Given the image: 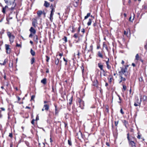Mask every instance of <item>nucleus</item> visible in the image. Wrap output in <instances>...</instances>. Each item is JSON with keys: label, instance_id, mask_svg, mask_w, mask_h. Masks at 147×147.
<instances>
[{"label": "nucleus", "instance_id": "1", "mask_svg": "<svg viewBox=\"0 0 147 147\" xmlns=\"http://www.w3.org/2000/svg\"><path fill=\"white\" fill-rule=\"evenodd\" d=\"M5 2L8 5H12V7L9 8V9L12 11L14 9L16 6V3H15L13 0H4Z\"/></svg>", "mask_w": 147, "mask_h": 147}, {"label": "nucleus", "instance_id": "2", "mask_svg": "<svg viewBox=\"0 0 147 147\" xmlns=\"http://www.w3.org/2000/svg\"><path fill=\"white\" fill-rule=\"evenodd\" d=\"M7 34L9 38V40L10 43L13 42L15 38L14 36L9 31L7 32Z\"/></svg>", "mask_w": 147, "mask_h": 147}, {"label": "nucleus", "instance_id": "3", "mask_svg": "<svg viewBox=\"0 0 147 147\" xmlns=\"http://www.w3.org/2000/svg\"><path fill=\"white\" fill-rule=\"evenodd\" d=\"M55 12V9L53 7L51 8V14L50 15V20L51 21H52V20L53 19V16L54 14V13Z\"/></svg>", "mask_w": 147, "mask_h": 147}, {"label": "nucleus", "instance_id": "4", "mask_svg": "<svg viewBox=\"0 0 147 147\" xmlns=\"http://www.w3.org/2000/svg\"><path fill=\"white\" fill-rule=\"evenodd\" d=\"M127 69V68H125V69L122 68L121 70V72H122L124 74L125 76H127L128 75V73L126 71V69Z\"/></svg>", "mask_w": 147, "mask_h": 147}, {"label": "nucleus", "instance_id": "5", "mask_svg": "<svg viewBox=\"0 0 147 147\" xmlns=\"http://www.w3.org/2000/svg\"><path fill=\"white\" fill-rule=\"evenodd\" d=\"M5 49L6 50V53H9L10 52L11 49L9 48V45L6 44L5 45Z\"/></svg>", "mask_w": 147, "mask_h": 147}, {"label": "nucleus", "instance_id": "6", "mask_svg": "<svg viewBox=\"0 0 147 147\" xmlns=\"http://www.w3.org/2000/svg\"><path fill=\"white\" fill-rule=\"evenodd\" d=\"M37 20L35 18L33 20V21L32 22V25L34 27H36V24H37Z\"/></svg>", "mask_w": 147, "mask_h": 147}, {"label": "nucleus", "instance_id": "7", "mask_svg": "<svg viewBox=\"0 0 147 147\" xmlns=\"http://www.w3.org/2000/svg\"><path fill=\"white\" fill-rule=\"evenodd\" d=\"M30 31L31 33L34 34H35L36 32V30L32 27H31Z\"/></svg>", "mask_w": 147, "mask_h": 147}, {"label": "nucleus", "instance_id": "8", "mask_svg": "<svg viewBox=\"0 0 147 147\" xmlns=\"http://www.w3.org/2000/svg\"><path fill=\"white\" fill-rule=\"evenodd\" d=\"M98 66L100 68L101 70H102L104 72L105 71L103 69V65L101 64V63H99L98 64Z\"/></svg>", "mask_w": 147, "mask_h": 147}, {"label": "nucleus", "instance_id": "9", "mask_svg": "<svg viewBox=\"0 0 147 147\" xmlns=\"http://www.w3.org/2000/svg\"><path fill=\"white\" fill-rule=\"evenodd\" d=\"M42 13H43L42 11H40V10L38 11L37 12V14L38 15V16L39 17H40L41 16V15L42 14Z\"/></svg>", "mask_w": 147, "mask_h": 147}, {"label": "nucleus", "instance_id": "10", "mask_svg": "<svg viewBox=\"0 0 147 147\" xmlns=\"http://www.w3.org/2000/svg\"><path fill=\"white\" fill-rule=\"evenodd\" d=\"M129 144L132 146V147H135V144L134 142L131 141H129Z\"/></svg>", "mask_w": 147, "mask_h": 147}, {"label": "nucleus", "instance_id": "11", "mask_svg": "<svg viewBox=\"0 0 147 147\" xmlns=\"http://www.w3.org/2000/svg\"><path fill=\"white\" fill-rule=\"evenodd\" d=\"M8 8V7L6 5L4 7H3L2 11L4 13H5V12L6 10Z\"/></svg>", "mask_w": 147, "mask_h": 147}, {"label": "nucleus", "instance_id": "12", "mask_svg": "<svg viewBox=\"0 0 147 147\" xmlns=\"http://www.w3.org/2000/svg\"><path fill=\"white\" fill-rule=\"evenodd\" d=\"M44 108H45V110L47 111L49 109V107L48 105L45 104L44 106Z\"/></svg>", "mask_w": 147, "mask_h": 147}, {"label": "nucleus", "instance_id": "13", "mask_svg": "<svg viewBox=\"0 0 147 147\" xmlns=\"http://www.w3.org/2000/svg\"><path fill=\"white\" fill-rule=\"evenodd\" d=\"M109 59H108V61H106V64H107V68L108 69H110L111 68V66L110 65H109Z\"/></svg>", "mask_w": 147, "mask_h": 147}, {"label": "nucleus", "instance_id": "14", "mask_svg": "<svg viewBox=\"0 0 147 147\" xmlns=\"http://www.w3.org/2000/svg\"><path fill=\"white\" fill-rule=\"evenodd\" d=\"M121 80L119 82V83H120L122 81H125L126 79L125 78H123L121 76H120Z\"/></svg>", "mask_w": 147, "mask_h": 147}, {"label": "nucleus", "instance_id": "15", "mask_svg": "<svg viewBox=\"0 0 147 147\" xmlns=\"http://www.w3.org/2000/svg\"><path fill=\"white\" fill-rule=\"evenodd\" d=\"M44 5L46 7H47L49 6V4L47 1H45Z\"/></svg>", "mask_w": 147, "mask_h": 147}, {"label": "nucleus", "instance_id": "16", "mask_svg": "<svg viewBox=\"0 0 147 147\" xmlns=\"http://www.w3.org/2000/svg\"><path fill=\"white\" fill-rule=\"evenodd\" d=\"M46 79L44 78L41 81V82L44 84H45L46 83Z\"/></svg>", "mask_w": 147, "mask_h": 147}, {"label": "nucleus", "instance_id": "17", "mask_svg": "<svg viewBox=\"0 0 147 147\" xmlns=\"http://www.w3.org/2000/svg\"><path fill=\"white\" fill-rule=\"evenodd\" d=\"M140 57H139V55L138 54H137L135 57V60H139L140 59Z\"/></svg>", "mask_w": 147, "mask_h": 147}, {"label": "nucleus", "instance_id": "18", "mask_svg": "<svg viewBox=\"0 0 147 147\" xmlns=\"http://www.w3.org/2000/svg\"><path fill=\"white\" fill-rule=\"evenodd\" d=\"M146 96H144L142 97H141L140 99H142L144 101H145L146 100Z\"/></svg>", "mask_w": 147, "mask_h": 147}, {"label": "nucleus", "instance_id": "19", "mask_svg": "<svg viewBox=\"0 0 147 147\" xmlns=\"http://www.w3.org/2000/svg\"><path fill=\"white\" fill-rule=\"evenodd\" d=\"M30 52L31 54V55L32 56H34L35 55V52L33 51L32 49H31L30 50Z\"/></svg>", "mask_w": 147, "mask_h": 147}, {"label": "nucleus", "instance_id": "20", "mask_svg": "<svg viewBox=\"0 0 147 147\" xmlns=\"http://www.w3.org/2000/svg\"><path fill=\"white\" fill-rule=\"evenodd\" d=\"M98 56H99L100 57L102 58H103L102 55V54L100 52H98Z\"/></svg>", "mask_w": 147, "mask_h": 147}, {"label": "nucleus", "instance_id": "21", "mask_svg": "<svg viewBox=\"0 0 147 147\" xmlns=\"http://www.w3.org/2000/svg\"><path fill=\"white\" fill-rule=\"evenodd\" d=\"M92 22V20L91 19H89V21L88 22L87 24L89 26L91 25V24Z\"/></svg>", "mask_w": 147, "mask_h": 147}, {"label": "nucleus", "instance_id": "22", "mask_svg": "<svg viewBox=\"0 0 147 147\" xmlns=\"http://www.w3.org/2000/svg\"><path fill=\"white\" fill-rule=\"evenodd\" d=\"M90 13H88L87 15L85 17L84 19H87L90 16Z\"/></svg>", "mask_w": 147, "mask_h": 147}, {"label": "nucleus", "instance_id": "23", "mask_svg": "<svg viewBox=\"0 0 147 147\" xmlns=\"http://www.w3.org/2000/svg\"><path fill=\"white\" fill-rule=\"evenodd\" d=\"M123 91H125L126 90V87L124 85H123Z\"/></svg>", "mask_w": 147, "mask_h": 147}, {"label": "nucleus", "instance_id": "24", "mask_svg": "<svg viewBox=\"0 0 147 147\" xmlns=\"http://www.w3.org/2000/svg\"><path fill=\"white\" fill-rule=\"evenodd\" d=\"M141 102V99L140 100L138 99V100H137V103H138L139 105L140 104Z\"/></svg>", "mask_w": 147, "mask_h": 147}, {"label": "nucleus", "instance_id": "25", "mask_svg": "<svg viewBox=\"0 0 147 147\" xmlns=\"http://www.w3.org/2000/svg\"><path fill=\"white\" fill-rule=\"evenodd\" d=\"M59 59L58 58H57V59H56V60L55 61V63L56 65H57L59 63Z\"/></svg>", "mask_w": 147, "mask_h": 147}, {"label": "nucleus", "instance_id": "26", "mask_svg": "<svg viewBox=\"0 0 147 147\" xmlns=\"http://www.w3.org/2000/svg\"><path fill=\"white\" fill-rule=\"evenodd\" d=\"M63 40L65 41V42H66L67 41V38L65 36L64 38H63Z\"/></svg>", "mask_w": 147, "mask_h": 147}, {"label": "nucleus", "instance_id": "27", "mask_svg": "<svg viewBox=\"0 0 147 147\" xmlns=\"http://www.w3.org/2000/svg\"><path fill=\"white\" fill-rule=\"evenodd\" d=\"M35 60L34 58V57H33L31 59V64H32L34 62Z\"/></svg>", "mask_w": 147, "mask_h": 147}, {"label": "nucleus", "instance_id": "28", "mask_svg": "<svg viewBox=\"0 0 147 147\" xmlns=\"http://www.w3.org/2000/svg\"><path fill=\"white\" fill-rule=\"evenodd\" d=\"M7 62V60L6 59H5L3 63V65H4Z\"/></svg>", "mask_w": 147, "mask_h": 147}, {"label": "nucleus", "instance_id": "29", "mask_svg": "<svg viewBox=\"0 0 147 147\" xmlns=\"http://www.w3.org/2000/svg\"><path fill=\"white\" fill-rule=\"evenodd\" d=\"M68 144L70 146H71L72 145V144H71V141L69 140H68Z\"/></svg>", "mask_w": 147, "mask_h": 147}, {"label": "nucleus", "instance_id": "30", "mask_svg": "<svg viewBox=\"0 0 147 147\" xmlns=\"http://www.w3.org/2000/svg\"><path fill=\"white\" fill-rule=\"evenodd\" d=\"M97 83V80H96V81L94 83V84H93V86H96Z\"/></svg>", "mask_w": 147, "mask_h": 147}, {"label": "nucleus", "instance_id": "31", "mask_svg": "<svg viewBox=\"0 0 147 147\" xmlns=\"http://www.w3.org/2000/svg\"><path fill=\"white\" fill-rule=\"evenodd\" d=\"M55 114L56 115H57L58 113V112H57L56 106V105L55 106Z\"/></svg>", "mask_w": 147, "mask_h": 147}, {"label": "nucleus", "instance_id": "32", "mask_svg": "<svg viewBox=\"0 0 147 147\" xmlns=\"http://www.w3.org/2000/svg\"><path fill=\"white\" fill-rule=\"evenodd\" d=\"M35 96L34 95L32 96H31V100H33L35 98Z\"/></svg>", "mask_w": 147, "mask_h": 147}, {"label": "nucleus", "instance_id": "33", "mask_svg": "<svg viewBox=\"0 0 147 147\" xmlns=\"http://www.w3.org/2000/svg\"><path fill=\"white\" fill-rule=\"evenodd\" d=\"M47 59L46 61L47 62H48L49 59V58L47 56H46Z\"/></svg>", "mask_w": 147, "mask_h": 147}, {"label": "nucleus", "instance_id": "34", "mask_svg": "<svg viewBox=\"0 0 147 147\" xmlns=\"http://www.w3.org/2000/svg\"><path fill=\"white\" fill-rule=\"evenodd\" d=\"M74 37H75V38H76L78 37V35L77 34H74Z\"/></svg>", "mask_w": 147, "mask_h": 147}, {"label": "nucleus", "instance_id": "35", "mask_svg": "<svg viewBox=\"0 0 147 147\" xmlns=\"http://www.w3.org/2000/svg\"><path fill=\"white\" fill-rule=\"evenodd\" d=\"M144 48L146 50H147V44L144 45Z\"/></svg>", "mask_w": 147, "mask_h": 147}, {"label": "nucleus", "instance_id": "36", "mask_svg": "<svg viewBox=\"0 0 147 147\" xmlns=\"http://www.w3.org/2000/svg\"><path fill=\"white\" fill-rule=\"evenodd\" d=\"M120 112L122 114H124V113L123 112L122 109L120 110Z\"/></svg>", "mask_w": 147, "mask_h": 147}, {"label": "nucleus", "instance_id": "37", "mask_svg": "<svg viewBox=\"0 0 147 147\" xmlns=\"http://www.w3.org/2000/svg\"><path fill=\"white\" fill-rule=\"evenodd\" d=\"M103 47H105V48H106V49H107V46L105 44H103Z\"/></svg>", "mask_w": 147, "mask_h": 147}, {"label": "nucleus", "instance_id": "38", "mask_svg": "<svg viewBox=\"0 0 147 147\" xmlns=\"http://www.w3.org/2000/svg\"><path fill=\"white\" fill-rule=\"evenodd\" d=\"M139 105V104H138V103H135L134 104V105L135 106H137Z\"/></svg>", "mask_w": 147, "mask_h": 147}, {"label": "nucleus", "instance_id": "39", "mask_svg": "<svg viewBox=\"0 0 147 147\" xmlns=\"http://www.w3.org/2000/svg\"><path fill=\"white\" fill-rule=\"evenodd\" d=\"M127 139H128V141H129L130 139H129V134H127Z\"/></svg>", "mask_w": 147, "mask_h": 147}, {"label": "nucleus", "instance_id": "40", "mask_svg": "<svg viewBox=\"0 0 147 147\" xmlns=\"http://www.w3.org/2000/svg\"><path fill=\"white\" fill-rule=\"evenodd\" d=\"M118 123V121H117V122H115V126H117V124Z\"/></svg>", "mask_w": 147, "mask_h": 147}, {"label": "nucleus", "instance_id": "41", "mask_svg": "<svg viewBox=\"0 0 147 147\" xmlns=\"http://www.w3.org/2000/svg\"><path fill=\"white\" fill-rule=\"evenodd\" d=\"M128 34V32L126 31H124V34L125 35H127Z\"/></svg>", "mask_w": 147, "mask_h": 147}, {"label": "nucleus", "instance_id": "42", "mask_svg": "<svg viewBox=\"0 0 147 147\" xmlns=\"http://www.w3.org/2000/svg\"><path fill=\"white\" fill-rule=\"evenodd\" d=\"M34 119H33L32 121H31V123L32 124H34Z\"/></svg>", "mask_w": 147, "mask_h": 147}, {"label": "nucleus", "instance_id": "43", "mask_svg": "<svg viewBox=\"0 0 147 147\" xmlns=\"http://www.w3.org/2000/svg\"><path fill=\"white\" fill-rule=\"evenodd\" d=\"M16 46L17 47H21V45L20 44H18V43H17Z\"/></svg>", "mask_w": 147, "mask_h": 147}, {"label": "nucleus", "instance_id": "44", "mask_svg": "<svg viewBox=\"0 0 147 147\" xmlns=\"http://www.w3.org/2000/svg\"><path fill=\"white\" fill-rule=\"evenodd\" d=\"M81 69H82V73H83L84 72V67H83V66H82L81 67Z\"/></svg>", "mask_w": 147, "mask_h": 147}, {"label": "nucleus", "instance_id": "45", "mask_svg": "<svg viewBox=\"0 0 147 147\" xmlns=\"http://www.w3.org/2000/svg\"><path fill=\"white\" fill-rule=\"evenodd\" d=\"M38 120H39V117L38 115H37L36 118V120L37 121Z\"/></svg>", "mask_w": 147, "mask_h": 147}, {"label": "nucleus", "instance_id": "46", "mask_svg": "<svg viewBox=\"0 0 147 147\" xmlns=\"http://www.w3.org/2000/svg\"><path fill=\"white\" fill-rule=\"evenodd\" d=\"M12 133H9V136L11 137H12Z\"/></svg>", "mask_w": 147, "mask_h": 147}, {"label": "nucleus", "instance_id": "47", "mask_svg": "<svg viewBox=\"0 0 147 147\" xmlns=\"http://www.w3.org/2000/svg\"><path fill=\"white\" fill-rule=\"evenodd\" d=\"M1 109L3 111H5V109L1 107Z\"/></svg>", "mask_w": 147, "mask_h": 147}, {"label": "nucleus", "instance_id": "48", "mask_svg": "<svg viewBox=\"0 0 147 147\" xmlns=\"http://www.w3.org/2000/svg\"><path fill=\"white\" fill-rule=\"evenodd\" d=\"M137 138H138V139H140V136L139 135H138V136H137Z\"/></svg>", "mask_w": 147, "mask_h": 147}, {"label": "nucleus", "instance_id": "49", "mask_svg": "<svg viewBox=\"0 0 147 147\" xmlns=\"http://www.w3.org/2000/svg\"><path fill=\"white\" fill-rule=\"evenodd\" d=\"M42 12H43L42 14H43L44 15V16L45 17V12L44 11H42Z\"/></svg>", "mask_w": 147, "mask_h": 147}, {"label": "nucleus", "instance_id": "50", "mask_svg": "<svg viewBox=\"0 0 147 147\" xmlns=\"http://www.w3.org/2000/svg\"><path fill=\"white\" fill-rule=\"evenodd\" d=\"M132 65L134 67H135L136 66V65L134 63H132Z\"/></svg>", "mask_w": 147, "mask_h": 147}, {"label": "nucleus", "instance_id": "51", "mask_svg": "<svg viewBox=\"0 0 147 147\" xmlns=\"http://www.w3.org/2000/svg\"><path fill=\"white\" fill-rule=\"evenodd\" d=\"M63 60L65 61L66 62H67V61L66 60V59H65V58H63Z\"/></svg>", "mask_w": 147, "mask_h": 147}, {"label": "nucleus", "instance_id": "52", "mask_svg": "<svg viewBox=\"0 0 147 147\" xmlns=\"http://www.w3.org/2000/svg\"><path fill=\"white\" fill-rule=\"evenodd\" d=\"M82 32H83V33H84V29H82Z\"/></svg>", "mask_w": 147, "mask_h": 147}, {"label": "nucleus", "instance_id": "53", "mask_svg": "<svg viewBox=\"0 0 147 147\" xmlns=\"http://www.w3.org/2000/svg\"><path fill=\"white\" fill-rule=\"evenodd\" d=\"M32 36V34H31L29 36L30 37H31Z\"/></svg>", "mask_w": 147, "mask_h": 147}, {"label": "nucleus", "instance_id": "54", "mask_svg": "<svg viewBox=\"0 0 147 147\" xmlns=\"http://www.w3.org/2000/svg\"><path fill=\"white\" fill-rule=\"evenodd\" d=\"M131 17H130L129 18V21H131ZM132 21L131 22H132Z\"/></svg>", "mask_w": 147, "mask_h": 147}, {"label": "nucleus", "instance_id": "55", "mask_svg": "<svg viewBox=\"0 0 147 147\" xmlns=\"http://www.w3.org/2000/svg\"><path fill=\"white\" fill-rule=\"evenodd\" d=\"M106 145L108 146H109V144L108 143H106Z\"/></svg>", "mask_w": 147, "mask_h": 147}, {"label": "nucleus", "instance_id": "56", "mask_svg": "<svg viewBox=\"0 0 147 147\" xmlns=\"http://www.w3.org/2000/svg\"><path fill=\"white\" fill-rule=\"evenodd\" d=\"M63 55V54L62 53H60L59 54V56H61Z\"/></svg>", "mask_w": 147, "mask_h": 147}, {"label": "nucleus", "instance_id": "57", "mask_svg": "<svg viewBox=\"0 0 147 147\" xmlns=\"http://www.w3.org/2000/svg\"><path fill=\"white\" fill-rule=\"evenodd\" d=\"M124 63V62L122 60V61L121 63L123 64Z\"/></svg>", "mask_w": 147, "mask_h": 147}, {"label": "nucleus", "instance_id": "58", "mask_svg": "<svg viewBox=\"0 0 147 147\" xmlns=\"http://www.w3.org/2000/svg\"><path fill=\"white\" fill-rule=\"evenodd\" d=\"M30 43L31 44H33V42H32V41H31V40L30 41Z\"/></svg>", "mask_w": 147, "mask_h": 147}, {"label": "nucleus", "instance_id": "59", "mask_svg": "<svg viewBox=\"0 0 147 147\" xmlns=\"http://www.w3.org/2000/svg\"><path fill=\"white\" fill-rule=\"evenodd\" d=\"M139 60L141 61L142 62H143V60L142 59H141V58H140V59H139Z\"/></svg>", "mask_w": 147, "mask_h": 147}, {"label": "nucleus", "instance_id": "60", "mask_svg": "<svg viewBox=\"0 0 147 147\" xmlns=\"http://www.w3.org/2000/svg\"><path fill=\"white\" fill-rule=\"evenodd\" d=\"M124 15L125 17H126V16L127 15L126 13H124Z\"/></svg>", "mask_w": 147, "mask_h": 147}, {"label": "nucleus", "instance_id": "61", "mask_svg": "<svg viewBox=\"0 0 147 147\" xmlns=\"http://www.w3.org/2000/svg\"><path fill=\"white\" fill-rule=\"evenodd\" d=\"M47 101H44V103H47Z\"/></svg>", "mask_w": 147, "mask_h": 147}, {"label": "nucleus", "instance_id": "62", "mask_svg": "<svg viewBox=\"0 0 147 147\" xmlns=\"http://www.w3.org/2000/svg\"><path fill=\"white\" fill-rule=\"evenodd\" d=\"M50 140L51 142H52V140L51 138H50Z\"/></svg>", "mask_w": 147, "mask_h": 147}, {"label": "nucleus", "instance_id": "63", "mask_svg": "<svg viewBox=\"0 0 147 147\" xmlns=\"http://www.w3.org/2000/svg\"><path fill=\"white\" fill-rule=\"evenodd\" d=\"M108 83H106V84H105V86H108Z\"/></svg>", "mask_w": 147, "mask_h": 147}, {"label": "nucleus", "instance_id": "64", "mask_svg": "<svg viewBox=\"0 0 147 147\" xmlns=\"http://www.w3.org/2000/svg\"><path fill=\"white\" fill-rule=\"evenodd\" d=\"M4 78L5 79H6V76L5 75L4 76Z\"/></svg>", "mask_w": 147, "mask_h": 147}]
</instances>
